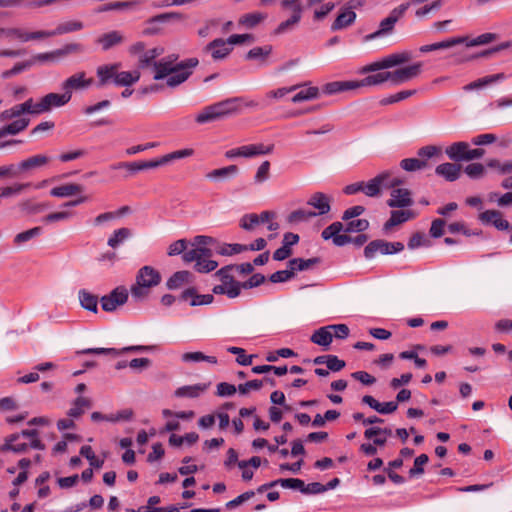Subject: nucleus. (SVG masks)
<instances>
[{"label": "nucleus", "instance_id": "a878e982", "mask_svg": "<svg viewBox=\"0 0 512 512\" xmlns=\"http://www.w3.org/2000/svg\"><path fill=\"white\" fill-rule=\"evenodd\" d=\"M28 444L20 441V434H11L5 439V443L0 447V451H12L15 453H23L27 451Z\"/></svg>", "mask_w": 512, "mask_h": 512}, {"label": "nucleus", "instance_id": "f8f14e48", "mask_svg": "<svg viewBox=\"0 0 512 512\" xmlns=\"http://www.w3.org/2000/svg\"><path fill=\"white\" fill-rule=\"evenodd\" d=\"M363 2V0H350L348 3L349 7L342 10L337 16L331 25V30L337 31L350 26L356 19V13L353 9L362 6Z\"/></svg>", "mask_w": 512, "mask_h": 512}, {"label": "nucleus", "instance_id": "9d476101", "mask_svg": "<svg viewBox=\"0 0 512 512\" xmlns=\"http://www.w3.org/2000/svg\"><path fill=\"white\" fill-rule=\"evenodd\" d=\"M422 67V62H416L412 65L390 71L391 83L400 85L417 78L422 72Z\"/></svg>", "mask_w": 512, "mask_h": 512}, {"label": "nucleus", "instance_id": "c03bdc74", "mask_svg": "<svg viewBox=\"0 0 512 512\" xmlns=\"http://www.w3.org/2000/svg\"><path fill=\"white\" fill-rule=\"evenodd\" d=\"M181 359L186 363L206 361L210 364H217V358L215 356H208L200 351L186 352L182 354Z\"/></svg>", "mask_w": 512, "mask_h": 512}, {"label": "nucleus", "instance_id": "b1692460", "mask_svg": "<svg viewBox=\"0 0 512 512\" xmlns=\"http://www.w3.org/2000/svg\"><path fill=\"white\" fill-rule=\"evenodd\" d=\"M356 81H334L323 85L322 92L326 95H333L343 91L357 89Z\"/></svg>", "mask_w": 512, "mask_h": 512}, {"label": "nucleus", "instance_id": "774afa93", "mask_svg": "<svg viewBox=\"0 0 512 512\" xmlns=\"http://www.w3.org/2000/svg\"><path fill=\"white\" fill-rule=\"evenodd\" d=\"M343 229L344 226L341 222H334L322 231L321 236L324 240L332 239L333 241L334 237H336Z\"/></svg>", "mask_w": 512, "mask_h": 512}, {"label": "nucleus", "instance_id": "e2e57ef3", "mask_svg": "<svg viewBox=\"0 0 512 512\" xmlns=\"http://www.w3.org/2000/svg\"><path fill=\"white\" fill-rule=\"evenodd\" d=\"M31 66H33V61H24L16 63L11 69L3 71L1 77L3 79H9L12 76L17 75L23 72L24 70L30 68Z\"/></svg>", "mask_w": 512, "mask_h": 512}, {"label": "nucleus", "instance_id": "f257e3e1", "mask_svg": "<svg viewBox=\"0 0 512 512\" xmlns=\"http://www.w3.org/2000/svg\"><path fill=\"white\" fill-rule=\"evenodd\" d=\"M164 53L162 47H154L145 51L139 58V66L146 68L152 66L154 69V79H166V85L175 88L184 83L193 73L199 61L195 57L178 61L177 54H169L160 60H156Z\"/></svg>", "mask_w": 512, "mask_h": 512}, {"label": "nucleus", "instance_id": "6e6d98bb", "mask_svg": "<svg viewBox=\"0 0 512 512\" xmlns=\"http://www.w3.org/2000/svg\"><path fill=\"white\" fill-rule=\"evenodd\" d=\"M227 351L237 355L236 361L240 365L248 366L252 363L253 355H247L243 348L231 346L227 348Z\"/></svg>", "mask_w": 512, "mask_h": 512}, {"label": "nucleus", "instance_id": "7ed1b4c3", "mask_svg": "<svg viewBox=\"0 0 512 512\" xmlns=\"http://www.w3.org/2000/svg\"><path fill=\"white\" fill-rule=\"evenodd\" d=\"M161 282L160 273L151 266H143L137 273L136 283L131 287V295L136 300H142L149 294L152 287Z\"/></svg>", "mask_w": 512, "mask_h": 512}, {"label": "nucleus", "instance_id": "49530a36", "mask_svg": "<svg viewBox=\"0 0 512 512\" xmlns=\"http://www.w3.org/2000/svg\"><path fill=\"white\" fill-rule=\"evenodd\" d=\"M320 90L318 87L310 86L308 88H304L296 93L292 97V102L299 103L303 101H308L312 99H316L319 97Z\"/></svg>", "mask_w": 512, "mask_h": 512}, {"label": "nucleus", "instance_id": "8fccbe9b", "mask_svg": "<svg viewBox=\"0 0 512 512\" xmlns=\"http://www.w3.org/2000/svg\"><path fill=\"white\" fill-rule=\"evenodd\" d=\"M427 166V161L418 158H406L401 160L400 167L408 172H414L424 169Z\"/></svg>", "mask_w": 512, "mask_h": 512}, {"label": "nucleus", "instance_id": "423d86ee", "mask_svg": "<svg viewBox=\"0 0 512 512\" xmlns=\"http://www.w3.org/2000/svg\"><path fill=\"white\" fill-rule=\"evenodd\" d=\"M409 7V3H403L399 5L398 7L394 8L388 17L383 19L380 24L378 30L375 32L368 34L364 37V41H372L376 38L383 37L386 35H389L393 32L395 24L398 22V20L404 15L406 10Z\"/></svg>", "mask_w": 512, "mask_h": 512}, {"label": "nucleus", "instance_id": "09e8293b", "mask_svg": "<svg viewBox=\"0 0 512 512\" xmlns=\"http://www.w3.org/2000/svg\"><path fill=\"white\" fill-rule=\"evenodd\" d=\"M264 382H269L271 385H275V381L270 378H264L263 380L255 379L251 381H247L246 383L240 384L238 386V391L240 394L245 395L250 390H259L263 387Z\"/></svg>", "mask_w": 512, "mask_h": 512}, {"label": "nucleus", "instance_id": "603ef678", "mask_svg": "<svg viewBox=\"0 0 512 512\" xmlns=\"http://www.w3.org/2000/svg\"><path fill=\"white\" fill-rule=\"evenodd\" d=\"M232 270H234V266L227 265V266L219 269L215 273V276L219 278V280L221 281V284H230V285L241 284V282L235 280L234 276L231 274Z\"/></svg>", "mask_w": 512, "mask_h": 512}, {"label": "nucleus", "instance_id": "f3484780", "mask_svg": "<svg viewBox=\"0 0 512 512\" xmlns=\"http://www.w3.org/2000/svg\"><path fill=\"white\" fill-rule=\"evenodd\" d=\"M330 203L331 197L322 192L312 194L307 201L308 205L317 209L316 216L327 214L331 209Z\"/></svg>", "mask_w": 512, "mask_h": 512}, {"label": "nucleus", "instance_id": "dca6fc26", "mask_svg": "<svg viewBox=\"0 0 512 512\" xmlns=\"http://www.w3.org/2000/svg\"><path fill=\"white\" fill-rule=\"evenodd\" d=\"M479 219L483 224L493 225L498 230H507L510 224L503 219L502 213L498 210H486L479 215Z\"/></svg>", "mask_w": 512, "mask_h": 512}, {"label": "nucleus", "instance_id": "bb28decb", "mask_svg": "<svg viewBox=\"0 0 512 512\" xmlns=\"http://www.w3.org/2000/svg\"><path fill=\"white\" fill-rule=\"evenodd\" d=\"M242 157L251 158L259 155H267L273 151V145H264L262 143L259 144H249L240 146Z\"/></svg>", "mask_w": 512, "mask_h": 512}, {"label": "nucleus", "instance_id": "aec40b11", "mask_svg": "<svg viewBox=\"0 0 512 512\" xmlns=\"http://www.w3.org/2000/svg\"><path fill=\"white\" fill-rule=\"evenodd\" d=\"M435 173L447 181H456L461 174V166L456 163L446 162L436 167Z\"/></svg>", "mask_w": 512, "mask_h": 512}, {"label": "nucleus", "instance_id": "6ab92c4d", "mask_svg": "<svg viewBox=\"0 0 512 512\" xmlns=\"http://www.w3.org/2000/svg\"><path fill=\"white\" fill-rule=\"evenodd\" d=\"M414 217L415 213L412 210H393L391 211L390 218L386 221L383 228L385 231H389L392 227L405 223Z\"/></svg>", "mask_w": 512, "mask_h": 512}, {"label": "nucleus", "instance_id": "ddd939ff", "mask_svg": "<svg viewBox=\"0 0 512 512\" xmlns=\"http://www.w3.org/2000/svg\"><path fill=\"white\" fill-rule=\"evenodd\" d=\"M204 51L209 52L213 60H223L231 53L232 45L229 43L228 38L226 40L217 38L208 43Z\"/></svg>", "mask_w": 512, "mask_h": 512}, {"label": "nucleus", "instance_id": "2eb2a0df", "mask_svg": "<svg viewBox=\"0 0 512 512\" xmlns=\"http://www.w3.org/2000/svg\"><path fill=\"white\" fill-rule=\"evenodd\" d=\"M121 67V63H113L98 66L96 75L98 78L97 87L102 88L109 84L111 81L116 82L117 70Z\"/></svg>", "mask_w": 512, "mask_h": 512}, {"label": "nucleus", "instance_id": "4468645a", "mask_svg": "<svg viewBox=\"0 0 512 512\" xmlns=\"http://www.w3.org/2000/svg\"><path fill=\"white\" fill-rule=\"evenodd\" d=\"M391 197L387 200V205L391 208H406L413 204L410 190L395 186L391 188Z\"/></svg>", "mask_w": 512, "mask_h": 512}, {"label": "nucleus", "instance_id": "bf43d9fd", "mask_svg": "<svg viewBox=\"0 0 512 512\" xmlns=\"http://www.w3.org/2000/svg\"><path fill=\"white\" fill-rule=\"evenodd\" d=\"M80 454L85 457L90 465L95 468H101L104 464L103 460L97 459L91 446L84 445L80 449Z\"/></svg>", "mask_w": 512, "mask_h": 512}, {"label": "nucleus", "instance_id": "052dcab7", "mask_svg": "<svg viewBox=\"0 0 512 512\" xmlns=\"http://www.w3.org/2000/svg\"><path fill=\"white\" fill-rule=\"evenodd\" d=\"M135 5H136V2H133V1L108 3V4H104V5L99 6L95 10V12L96 13H103V12H107V11H111V10H121V9H126V8L133 7Z\"/></svg>", "mask_w": 512, "mask_h": 512}, {"label": "nucleus", "instance_id": "2f4dec72", "mask_svg": "<svg viewBox=\"0 0 512 512\" xmlns=\"http://www.w3.org/2000/svg\"><path fill=\"white\" fill-rule=\"evenodd\" d=\"M92 407L91 399L83 396L77 397L73 403L72 407L68 410L67 414L71 418H78L82 414H84L86 409H90Z\"/></svg>", "mask_w": 512, "mask_h": 512}, {"label": "nucleus", "instance_id": "0e129e2a", "mask_svg": "<svg viewBox=\"0 0 512 512\" xmlns=\"http://www.w3.org/2000/svg\"><path fill=\"white\" fill-rule=\"evenodd\" d=\"M429 457L421 454L414 460V466L409 470L410 477H415L424 473V466L428 463Z\"/></svg>", "mask_w": 512, "mask_h": 512}, {"label": "nucleus", "instance_id": "ea45409f", "mask_svg": "<svg viewBox=\"0 0 512 512\" xmlns=\"http://www.w3.org/2000/svg\"><path fill=\"white\" fill-rule=\"evenodd\" d=\"M239 168L236 165H229L226 167L214 169L209 172L206 176L209 179H227L234 177L238 174Z\"/></svg>", "mask_w": 512, "mask_h": 512}, {"label": "nucleus", "instance_id": "5701e85b", "mask_svg": "<svg viewBox=\"0 0 512 512\" xmlns=\"http://www.w3.org/2000/svg\"><path fill=\"white\" fill-rule=\"evenodd\" d=\"M208 387L209 384L205 383L182 386L175 390V396L181 398H197L204 393Z\"/></svg>", "mask_w": 512, "mask_h": 512}, {"label": "nucleus", "instance_id": "72a5a7b5", "mask_svg": "<svg viewBox=\"0 0 512 512\" xmlns=\"http://www.w3.org/2000/svg\"><path fill=\"white\" fill-rule=\"evenodd\" d=\"M387 81L391 82L390 71L368 75L365 78L356 81V83L358 85V88H360L365 86H377Z\"/></svg>", "mask_w": 512, "mask_h": 512}, {"label": "nucleus", "instance_id": "1a4fd4ad", "mask_svg": "<svg viewBox=\"0 0 512 512\" xmlns=\"http://www.w3.org/2000/svg\"><path fill=\"white\" fill-rule=\"evenodd\" d=\"M94 83L93 78H87L84 71L76 72L61 84V88L65 94L69 95V100L72 98L73 91L85 90L92 86Z\"/></svg>", "mask_w": 512, "mask_h": 512}, {"label": "nucleus", "instance_id": "680f3d73", "mask_svg": "<svg viewBox=\"0 0 512 512\" xmlns=\"http://www.w3.org/2000/svg\"><path fill=\"white\" fill-rule=\"evenodd\" d=\"M41 232H42L41 227H34L32 229L21 232L15 236L14 243L17 245L25 243V242L31 240L32 238L39 236L41 234Z\"/></svg>", "mask_w": 512, "mask_h": 512}, {"label": "nucleus", "instance_id": "79ce46f5", "mask_svg": "<svg viewBox=\"0 0 512 512\" xmlns=\"http://www.w3.org/2000/svg\"><path fill=\"white\" fill-rule=\"evenodd\" d=\"M140 79V73L138 71H122L117 70L116 82L118 86H130L136 83Z\"/></svg>", "mask_w": 512, "mask_h": 512}, {"label": "nucleus", "instance_id": "4c0bfd02", "mask_svg": "<svg viewBox=\"0 0 512 512\" xmlns=\"http://www.w3.org/2000/svg\"><path fill=\"white\" fill-rule=\"evenodd\" d=\"M388 69L409 62L412 59V53L409 51H401L392 53L384 57Z\"/></svg>", "mask_w": 512, "mask_h": 512}, {"label": "nucleus", "instance_id": "7c9ffc66", "mask_svg": "<svg viewBox=\"0 0 512 512\" xmlns=\"http://www.w3.org/2000/svg\"><path fill=\"white\" fill-rule=\"evenodd\" d=\"M311 342L319 346L328 348L333 340V334L327 326L321 327L314 331L310 337Z\"/></svg>", "mask_w": 512, "mask_h": 512}, {"label": "nucleus", "instance_id": "4be33fe9", "mask_svg": "<svg viewBox=\"0 0 512 512\" xmlns=\"http://www.w3.org/2000/svg\"><path fill=\"white\" fill-rule=\"evenodd\" d=\"M181 299L183 301H188L189 299H191V306H200L212 303L214 297L212 294L199 295L196 293V290L194 288H188L182 292Z\"/></svg>", "mask_w": 512, "mask_h": 512}, {"label": "nucleus", "instance_id": "f704fd0d", "mask_svg": "<svg viewBox=\"0 0 512 512\" xmlns=\"http://www.w3.org/2000/svg\"><path fill=\"white\" fill-rule=\"evenodd\" d=\"M83 191V187L79 184H65L58 187H54L50 190V195L53 197H70Z\"/></svg>", "mask_w": 512, "mask_h": 512}, {"label": "nucleus", "instance_id": "39448f33", "mask_svg": "<svg viewBox=\"0 0 512 512\" xmlns=\"http://www.w3.org/2000/svg\"><path fill=\"white\" fill-rule=\"evenodd\" d=\"M403 184V180L394 176L392 172L385 171L371 179L367 184L362 183V191L370 197L377 196L381 188H393Z\"/></svg>", "mask_w": 512, "mask_h": 512}, {"label": "nucleus", "instance_id": "69168bd1", "mask_svg": "<svg viewBox=\"0 0 512 512\" xmlns=\"http://www.w3.org/2000/svg\"><path fill=\"white\" fill-rule=\"evenodd\" d=\"M73 215L74 213L71 211H57L49 213L42 219V221L47 224L59 221H66L70 219Z\"/></svg>", "mask_w": 512, "mask_h": 512}, {"label": "nucleus", "instance_id": "e433bc0d", "mask_svg": "<svg viewBox=\"0 0 512 512\" xmlns=\"http://www.w3.org/2000/svg\"><path fill=\"white\" fill-rule=\"evenodd\" d=\"M80 305L85 310L97 313L98 311V297L85 289H81L78 293Z\"/></svg>", "mask_w": 512, "mask_h": 512}, {"label": "nucleus", "instance_id": "13d9d810", "mask_svg": "<svg viewBox=\"0 0 512 512\" xmlns=\"http://www.w3.org/2000/svg\"><path fill=\"white\" fill-rule=\"evenodd\" d=\"M28 187H30V183H16L12 186L2 187L0 188V198L18 195Z\"/></svg>", "mask_w": 512, "mask_h": 512}, {"label": "nucleus", "instance_id": "0eeeda50", "mask_svg": "<svg viewBox=\"0 0 512 512\" xmlns=\"http://www.w3.org/2000/svg\"><path fill=\"white\" fill-rule=\"evenodd\" d=\"M69 95L64 92L48 93L43 96L38 102H34V114L39 115L49 112L53 108H58L66 105L69 102Z\"/></svg>", "mask_w": 512, "mask_h": 512}, {"label": "nucleus", "instance_id": "58836bf2", "mask_svg": "<svg viewBox=\"0 0 512 512\" xmlns=\"http://www.w3.org/2000/svg\"><path fill=\"white\" fill-rule=\"evenodd\" d=\"M241 284H219L215 285L212 292L217 295H226L228 298L233 299L240 295Z\"/></svg>", "mask_w": 512, "mask_h": 512}, {"label": "nucleus", "instance_id": "a19ab883", "mask_svg": "<svg viewBox=\"0 0 512 512\" xmlns=\"http://www.w3.org/2000/svg\"><path fill=\"white\" fill-rule=\"evenodd\" d=\"M27 32L16 27H0V38L5 37L8 41L18 40L26 42Z\"/></svg>", "mask_w": 512, "mask_h": 512}, {"label": "nucleus", "instance_id": "a211bd4d", "mask_svg": "<svg viewBox=\"0 0 512 512\" xmlns=\"http://www.w3.org/2000/svg\"><path fill=\"white\" fill-rule=\"evenodd\" d=\"M50 161V158L44 154H36L27 159L22 160L18 164V170L23 172H30L34 169L41 168L47 165Z\"/></svg>", "mask_w": 512, "mask_h": 512}, {"label": "nucleus", "instance_id": "37998d69", "mask_svg": "<svg viewBox=\"0 0 512 512\" xmlns=\"http://www.w3.org/2000/svg\"><path fill=\"white\" fill-rule=\"evenodd\" d=\"M191 274L188 271L175 272L167 281V288L170 290L178 289L189 282Z\"/></svg>", "mask_w": 512, "mask_h": 512}, {"label": "nucleus", "instance_id": "f03ea898", "mask_svg": "<svg viewBox=\"0 0 512 512\" xmlns=\"http://www.w3.org/2000/svg\"><path fill=\"white\" fill-rule=\"evenodd\" d=\"M240 101L241 98L233 97L206 106L196 114L195 122L202 125L221 120L229 115L235 114L239 111L238 103Z\"/></svg>", "mask_w": 512, "mask_h": 512}, {"label": "nucleus", "instance_id": "3c124183", "mask_svg": "<svg viewBox=\"0 0 512 512\" xmlns=\"http://www.w3.org/2000/svg\"><path fill=\"white\" fill-rule=\"evenodd\" d=\"M272 52L271 45H265L262 47H254L246 54L247 60H259L264 61Z\"/></svg>", "mask_w": 512, "mask_h": 512}, {"label": "nucleus", "instance_id": "cd10ccee", "mask_svg": "<svg viewBox=\"0 0 512 512\" xmlns=\"http://www.w3.org/2000/svg\"><path fill=\"white\" fill-rule=\"evenodd\" d=\"M465 40L466 38L464 37H452L441 42L423 45L419 48V50L421 53H428L440 49H448L458 44H462L465 42Z\"/></svg>", "mask_w": 512, "mask_h": 512}, {"label": "nucleus", "instance_id": "c85d7f7f", "mask_svg": "<svg viewBox=\"0 0 512 512\" xmlns=\"http://www.w3.org/2000/svg\"><path fill=\"white\" fill-rule=\"evenodd\" d=\"M124 37L119 31H110L101 35L96 41L99 43L104 51L119 45L123 42Z\"/></svg>", "mask_w": 512, "mask_h": 512}, {"label": "nucleus", "instance_id": "9b49d317", "mask_svg": "<svg viewBox=\"0 0 512 512\" xmlns=\"http://www.w3.org/2000/svg\"><path fill=\"white\" fill-rule=\"evenodd\" d=\"M128 299V291L125 287L119 286L113 289L110 294L101 297V307L106 312H112L117 307L125 304Z\"/></svg>", "mask_w": 512, "mask_h": 512}, {"label": "nucleus", "instance_id": "864d4df0", "mask_svg": "<svg viewBox=\"0 0 512 512\" xmlns=\"http://www.w3.org/2000/svg\"><path fill=\"white\" fill-rule=\"evenodd\" d=\"M83 28V23L80 21H67L59 24L55 31V35H62L74 31H79Z\"/></svg>", "mask_w": 512, "mask_h": 512}, {"label": "nucleus", "instance_id": "338daca9", "mask_svg": "<svg viewBox=\"0 0 512 512\" xmlns=\"http://www.w3.org/2000/svg\"><path fill=\"white\" fill-rule=\"evenodd\" d=\"M270 177V162L264 161L258 167L256 174L254 176V182L256 184H261L267 181Z\"/></svg>", "mask_w": 512, "mask_h": 512}, {"label": "nucleus", "instance_id": "4d7b16f0", "mask_svg": "<svg viewBox=\"0 0 512 512\" xmlns=\"http://www.w3.org/2000/svg\"><path fill=\"white\" fill-rule=\"evenodd\" d=\"M302 15L292 14L289 19L281 22L275 29V34H283L289 30H292L301 20Z\"/></svg>", "mask_w": 512, "mask_h": 512}, {"label": "nucleus", "instance_id": "de8ad7c7", "mask_svg": "<svg viewBox=\"0 0 512 512\" xmlns=\"http://www.w3.org/2000/svg\"><path fill=\"white\" fill-rule=\"evenodd\" d=\"M316 217L315 211L305 210V209H297L292 211L288 217L287 221L290 224H298L302 222H306L309 219Z\"/></svg>", "mask_w": 512, "mask_h": 512}, {"label": "nucleus", "instance_id": "473e14b6", "mask_svg": "<svg viewBox=\"0 0 512 512\" xmlns=\"http://www.w3.org/2000/svg\"><path fill=\"white\" fill-rule=\"evenodd\" d=\"M29 122L30 120L28 118H20L6 126H3L2 128H0V138L5 137L6 135L19 134L28 127Z\"/></svg>", "mask_w": 512, "mask_h": 512}, {"label": "nucleus", "instance_id": "20e7f679", "mask_svg": "<svg viewBox=\"0 0 512 512\" xmlns=\"http://www.w3.org/2000/svg\"><path fill=\"white\" fill-rule=\"evenodd\" d=\"M212 256L211 249L207 247H195L191 250L184 251L183 260L186 263L195 262V269L200 273H208L215 270L218 263L211 260Z\"/></svg>", "mask_w": 512, "mask_h": 512}, {"label": "nucleus", "instance_id": "6e6552de", "mask_svg": "<svg viewBox=\"0 0 512 512\" xmlns=\"http://www.w3.org/2000/svg\"><path fill=\"white\" fill-rule=\"evenodd\" d=\"M404 249V244L401 242H387L385 240L371 241L364 248V255L367 259H372L377 253L384 255L395 254Z\"/></svg>", "mask_w": 512, "mask_h": 512}, {"label": "nucleus", "instance_id": "393cba45", "mask_svg": "<svg viewBox=\"0 0 512 512\" xmlns=\"http://www.w3.org/2000/svg\"><path fill=\"white\" fill-rule=\"evenodd\" d=\"M267 17L268 14L265 12L255 11L251 13H246L240 16L238 24L240 26H243L244 28L252 29L261 24L262 22H264L267 19Z\"/></svg>", "mask_w": 512, "mask_h": 512}, {"label": "nucleus", "instance_id": "5fc2aeb1", "mask_svg": "<svg viewBox=\"0 0 512 512\" xmlns=\"http://www.w3.org/2000/svg\"><path fill=\"white\" fill-rule=\"evenodd\" d=\"M415 93H416V90H403V91L397 92V93H395L393 95H390V96H388L386 98H383L380 101V103L382 105L394 104V103L403 101V100L413 96Z\"/></svg>", "mask_w": 512, "mask_h": 512}, {"label": "nucleus", "instance_id": "c756f323", "mask_svg": "<svg viewBox=\"0 0 512 512\" xmlns=\"http://www.w3.org/2000/svg\"><path fill=\"white\" fill-rule=\"evenodd\" d=\"M321 263V258L313 257L310 259L303 258H293L288 261V267L293 270V272L305 271L312 269L316 265Z\"/></svg>", "mask_w": 512, "mask_h": 512}, {"label": "nucleus", "instance_id": "412c9836", "mask_svg": "<svg viewBox=\"0 0 512 512\" xmlns=\"http://www.w3.org/2000/svg\"><path fill=\"white\" fill-rule=\"evenodd\" d=\"M469 144L467 142L459 141L454 142L448 146L445 150L446 155L450 160L455 162L466 161V155L468 154Z\"/></svg>", "mask_w": 512, "mask_h": 512}, {"label": "nucleus", "instance_id": "c9c22d12", "mask_svg": "<svg viewBox=\"0 0 512 512\" xmlns=\"http://www.w3.org/2000/svg\"><path fill=\"white\" fill-rule=\"evenodd\" d=\"M132 236V230L126 227L119 228L113 232L107 241V245L112 249H117L126 240Z\"/></svg>", "mask_w": 512, "mask_h": 512}, {"label": "nucleus", "instance_id": "a18cd8bd", "mask_svg": "<svg viewBox=\"0 0 512 512\" xmlns=\"http://www.w3.org/2000/svg\"><path fill=\"white\" fill-rule=\"evenodd\" d=\"M9 111L11 112L12 118H18L22 114L28 113V114H34V100L32 98H29L25 102L21 104L14 105L13 107L9 108Z\"/></svg>", "mask_w": 512, "mask_h": 512}]
</instances>
